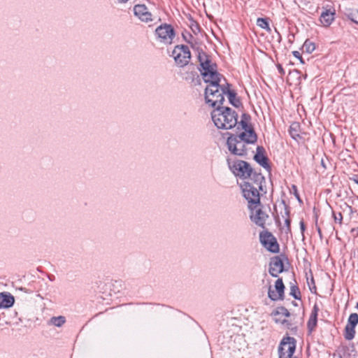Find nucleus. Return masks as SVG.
Listing matches in <instances>:
<instances>
[{"label": "nucleus", "instance_id": "obj_1", "mask_svg": "<svg viewBox=\"0 0 358 358\" xmlns=\"http://www.w3.org/2000/svg\"><path fill=\"white\" fill-rule=\"evenodd\" d=\"M257 136L254 131L242 132L239 135H230L227 140V145L231 154L244 156L247 154L246 144L255 143Z\"/></svg>", "mask_w": 358, "mask_h": 358}, {"label": "nucleus", "instance_id": "obj_2", "mask_svg": "<svg viewBox=\"0 0 358 358\" xmlns=\"http://www.w3.org/2000/svg\"><path fill=\"white\" fill-rule=\"evenodd\" d=\"M222 78L209 80L205 90V99L207 103L215 108L221 107L224 101V95L228 91V83L221 84Z\"/></svg>", "mask_w": 358, "mask_h": 358}, {"label": "nucleus", "instance_id": "obj_3", "mask_svg": "<svg viewBox=\"0 0 358 358\" xmlns=\"http://www.w3.org/2000/svg\"><path fill=\"white\" fill-rule=\"evenodd\" d=\"M264 181V177L261 173H255L253 178L241 185L243 196L249 203L260 205L259 189H262Z\"/></svg>", "mask_w": 358, "mask_h": 358}, {"label": "nucleus", "instance_id": "obj_4", "mask_svg": "<svg viewBox=\"0 0 358 358\" xmlns=\"http://www.w3.org/2000/svg\"><path fill=\"white\" fill-rule=\"evenodd\" d=\"M212 120L218 129H230L238 123L237 113L229 107H217L211 113Z\"/></svg>", "mask_w": 358, "mask_h": 358}, {"label": "nucleus", "instance_id": "obj_5", "mask_svg": "<svg viewBox=\"0 0 358 358\" xmlns=\"http://www.w3.org/2000/svg\"><path fill=\"white\" fill-rule=\"evenodd\" d=\"M198 60L202 69L200 71L205 82L217 78H223L225 81L222 76L217 71L216 64L211 62L209 56L206 53L199 51L198 52Z\"/></svg>", "mask_w": 358, "mask_h": 358}, {"label": "nucleus", "instance_id": "obj_6", "mask_svg": "<svg viewBox=\"0 0 358 358\" xmlns=\"http://www.w3.org/2000/svg\"><path fill=\"white\" fill-rule=\"evenodd\" d=\"M227 163L230 170L236 176L249 180L253 178L255 172H253L249 163L242 160L231 161L229 158L227 159Z\"/></svg>", "mask_w": 358, "mask_h": 358}, {"label": "nucleus", "instance_id": "obj_7", "mask_svg": "<svg viewBox=\"0 0 358 358\" xmlns=\"http://www.w3.org/2000/svg\"><path fill=\"white\" fill-rule=\"evenodd\" d=\"M176 64L180 67L186 66L191 58V53L187 45H176L172 52Z\"/></svg>", "mask_w": 358, "mask_h": 358}, {"label": "nucleus", "instance_id": "obj_8", "mask_svg": "<svg viewBox=\"0 0 358 358\" xmlns=\"http://www.w3.org/2000/svg\"><path fill=\"white\" fill-rule=\"evenodd\" d=\"M262 244L270 252L278 253L279 252V244L275 237L267 231H262L259 234Z\"/></svg>", "mask_w": 358, "mask_h": 358}, {"label": "nucleus", "instance_id": "obj_9", "mask_svg": "<svg viewBox=\"0 0 358 358\" xmlns=\"http://www.w3.org/2000/svg\"><path fill=\"white\" fill-rule=\"evenodd\" d=\"M155 33L162 43L171 44L175 36L173 28L170 24H164L158 27Z\"/></svg>", "mask_w": 358, "mask_h": 358}, {"label": "nucleus", "instance_id": "obj_10", "mask_svg": "<svg viewBox=\"0 0 358 358\" xmlns=\"http://www.w3.org/2000/svg\"><path fill=\"white\" fill-rule=\"evenodd\" d=\"M285 285L282 278H278L275 282L274 289L270 285L268 290V298L273 301L284 299Z\"/></svg>", "mask_w": 358, "mask_h": 358}, {"label": "nucleus", "instance_id": "obj_11", "mask_svg": "<svg viewBox=\"0 0 358 358\" xmlns=\"http://www.w3.org/2000/svg\"><path fill=\"white\" fill-rule=\"evenodd\" d=\"M259 206L260 205H255L254 208L250 206L252 211L250 219L257 225L264 227L266 220L268 217V215L266 212L263 211L262 208H259Z\"/></svg>", "mask_w": 358, "mask_h": 358}, {"label": "nucleus", "instance_id": "obj_12", "mask_svg": "<svg viewBox=\"0 0 358 358\" xmlns=\"http://www.w3.org/2000/svg\"><path fill=\"white\" fill-rule=\"evenodd\" d=\"M284 270V264L282 259L278 257H273L271 259L269 264V273L273 277H278Z\"/></svg>", "mask_w": 358, "mask_h": 358}, {"label": "nucleus", "instance_id": "obj_13", "mask_svg": "<svg viewBox=\"0 0 358 358\" xmlns=\"http://www.w3.org/2000/svg\"><path fill=\"white\" fill-rule=\"evenodd\" d=\"M134 15L141 21L148 22L152 21V14L148 11V8L144 4L136 5L134 8Z\"/></svg>", "mask_w": 358, "mask_h": 358}, {"label": "nucleus", "instance_id": "obj_14", "mask_svg": "<svg viewBox=\"0 0 358 358\" xmlns=\"http://www.w3.org/2000/svg\"><path fill=\"white\" fill-rule=\"evenodd\" d=\"M264 152V148L262 146H258L257 148V152L254 157V159L262 167L268 169H270V166L268 164V159L266 156H265Z\"/></svg>", "mask_w": 358, "mask_h": 358}, {"label": "nucleus", "instance_id": "obj_15", "mask_svg": "<svg viewBox=\"0 0 358 358\" xmlns=\"http://www.w3.org/2000/svg\"><path fill=\"white\" fill-rule=\"evenodd\" d=\"M335 16V10L326 9L322 11L320 17V21L324 27H329L332 22L334 20Z\"/></svg>", "mask_w": 358, "mask_h": 358}, {"label": "nucleus", "instance_id": "obj_16", "mask_svg": "<svg viewBox=\"0 0 358 358\" xmlns=\"http://www.w3.org/2000/svg\"><path fill=\"white\" fill-rule=\"evenodd\" d=\"M15 302L13 296L8 292L0 293V308H8L11 307Z\"/></svg>", "mask_w": 358, "mask_h": 358}, {"label": "nucleus", "instance_id": "obj_17", "mask_svg": "<svg viewBox=\"0 0 358 358\" xmlns=\"http://www.w3.org/2000/svg\"><path fill=\"white\" fill-rule=\"evenodd\" d=\"M289 133L291 137L296 141H299L302 139L301 135V126L299 122H292L289 126Z\"/></svg>", "mask_w": 358, "mask_h": 358}, {"label": "nucleus", "instance_id": "obj_18", "mask_svg": "<svg viewBox=\"0 0 358 358\" xmlns=\"http://www.w3.org/2000/svg\"><path fill=\"white\" fill-rule=\"evenodd\" d=\"M273 315L275 316V317H277V316H284V317H289L290 313H289V310L286 308H285L283 306H280V307H278L273 311ZM274 320H275V322L276 323H278V322L284 323V322L285 321V320L281 319V317H275Z\"/></svg>", "mask_w": 358, "mask_h": 358}, {"label": "nucleus", "instance_id": "obj_19", "mask_svg": "<svg viewBox=\"0 0 358 358\" xmlns=\"http://www.w3.org/2000/svg\"><path fill=\"white\" fill-rule=\"evenodd\" d=\"M66 322V318L64 316L52 317L50 318L48 324L57 327H62Z\"/></svg>", "mask_w": 358, "mask_h": 358}, {"label": "nucleus", "instance_id": "obj_20", "mask_svg": "<svg viewBox=\"0 0 358 358\" xmlns=\"http://www.w3.org/2000/svg\"><path fill=\"white\" fill-rule=\"evenodd\" d=\"M355 335V327L346 325L345 328V338L350 341L354 338Z\"/></svg>", "mask_w": 358, "mask_h": 358}, {"label": "nucleus", "instance_id": "obj_21", "mask_svg": "<svg viewBox=\"0 0 358 358\" xmlns=\"http://www.w3.org/2000/svg\"><path fill=\"white\" fill-rule=\"evenodd\" d=\"M257 24L259 27L266 29L267 31L271 32V29L269 27L268 22L266 19L259 17L257 20Z\"/></svg>", "mask_w": 358, "mask_h": 358}, {"label": "nucleus", "instance_id": "obj_22", "mask_svg": "<svg viewBox=\"0 0 358 358\" xmlns=\"http://www.w3.org/2000/svg\"><path fill=\"white\" fill-rule=\"evenodd\" d=\"M303 49L308 53H312L315 49V45L308 39L304 42Z\"/></svg>", "mask_w": 358, "mask_h": 358}, {"label": "nucleus", "instance_id": "obj_23", "mask_svg": "<svg viewBox=\"0 0 358 358\" xmlns=\"http://www.w3.org/2000/svg\"><path fill=\"white\" fill-rule=\"evenodd\" d=\"M226 94H228V98H229L230 103L232 105L237 106L238 104L239 103V101L238 100H236V93L234 91H231L229 90V84H228V91L226 92Z\"/></svg>", "mask_w": 358, "mask_h": 358}, {"label": "nucleus", "instance_id": "obj_24", "mask_svg": "<svg viewBox=\"0 0 358 358\" xmlns=\"http://www.w3.org/2000/svg\"><path fill=\"white\" fill-rule=\"evenodd\" d=\"M358 324V315L357 313H352L348 317V325L355 327Z\"/></svg>", "mask_w": 358, "mask_h": 358}, {"label": "nucleus", "instance_id": "obj_25", "mask_svg": "<svg viewBox=\"0 0 358 358\" xmlns=\"http://www.w3.org/2000/svg\"><path fill=\"white\" fill-rule=\"evenodd\" d=\"M290 295H292L295 299H301V293L299 290V287L296 285H292L290 287Z\"/></svg>", "mask_w": 358, "mask_h": 358}, {"label": "nucleus", "instance_id": "obj_26", "mask_svg": "<svg viewBox=\"0 0 358 358\" xmlns=\"http://www.w3.org/2000/svg\"><path fill=\"white\" fill-rule=\"evenodd\" d=\"M317 325V318L315 317H310L309 320L308 322L307 326L309 330L311 331Z\"/></svg>", "mask_w": 358, "mask_h": 358}, {"label": "nucleus", "instance_id": "obj_27", "mask_svg": "<svg viewBox=\"0 0 358 358\" xmlns=\"http://www.w3.org/2000/svg\"><path fill=\"white\" fill-rule=\"evenodd\" d=\"M348 17L355 23L358 24V10H354L349 13Z\"/></svg>", "mask_w": 358, "mask_h": 358}, {"label": "nucleus", "instance_id": "obj_28", "mask_svg": "<svg viewBox=\"0 0 358 358\" xmlns=\"http://www.w3.org/2000/svg\"><path fill=\"white\" fill-rule=\"evenodd\" d=\"M285 214H286V216H287V217H286V219L285 220L286 228H287L286 229V233H288V232L291 231V227H290L291 220L289 218V212L287 210H285Z\"/></svg>", "mask_w": 358, "mask_h": 358}, {"label": "nucleus", "instance_id": "obj_29", "mask_svg": "<svg viewBox=\"0 0 358 358\" xmlns=\"http://www.w3.org/2000/svg\"><path fill=\"white\" fill-rule=\"evenodd\" d=\"M240 124L241 125L242 129H244L243 132H248V131H254V129L252 127H250L248 124L247 122L243 119L241 120Z\"/></svg>", "mask_w": 358, "mask_h": 358}, {"label": "nucleus", "instance_id": "obj_30", "mask_svg": "<svg viewBox=\"0 0 358 358\" xmlns=\"http://www.w3.org/2000/svg\"><path fill=\"white\" fill-rule=\"evenodd\" d=\"M333 216H334V221L336 222H338L341 225L342 224V220H343L342 213L340 212L338 213H333Z\"/></svg>", "mask_w": 358, "mask_h": 358}, {"label": "nucleus", "instance_id": "obj_31", "mask_svg": "<svg viewBox=\"0 0 358 358\" xmlns=\"http://www.w3.org/2000/svg\"><path fill=\"white\" fill-rule=\"evenodd\" d=\"M347 350H348V349L345 348H343L342 350H340L339 354L341 358H351L350 354L347 352Z\"/></svg>", "mask_w": 358, "mask_h": 358}, {"label": "nucleus", "instance_id": "obj_32", "mask_svg": "<svg viewBox=\"0 0 358 358\" xmlns=\"http://www.w3.org/2000/svg\"><path fill=\"white\" fill-rule=\"evenodd\" d=\"M318 311H319V308H318L317 304H315L314 306H313V308L310 317H315V318H317V317Z\"/></svg>", "mask_w": 358, "mask_h": 358}, {"label": "nucleus", "instance_id": "obj_33", "mask_svg": "<svg viewBox=\"0 0 358 358\" xmlns=\"http://www.w3.org/2000/svg\"><path fill=\"white\" fill-rule=\"evenodd\" d=\"M318 311H319V308H318L317 304H315L314 306H313V308L310 317H315V318H317V317Z\"/></svg>", "mask_w": 358, "mask_h": 358}, {"label": "nucleus", "instance_id": "obj_34", "mask_svg": "<svg viewBox=\"0 0 358 358\" xmlns=\"http://www.w3.org/2000/svg\"><path fill=\"white\" fill-rule=\"evenodd\" d=\"M292 54L296 58L299 59L301 63H303L301 53L299 51H293Z\"/></svg>", "mask_w": 358, "mask_h": 358}, {"label": "nucleus", "instance_id": "obj_35", "mask_svg": "<svg viewBox=\"0 0 358 358\" xmlns=\"http://www.w3.org/2000/svg\"><path fill=\"white\" fill-rule=\"evenodd\" d=\"M278 69L280 74L283 75L285 73L284 69L280 64L278 65Z\"/></svg>", "mask_w": 358, "mask_h": 358}, {"label": "nucleus", "instance_id": "obj_36", "mask_svg": "<svg viewBox=\"0 0 358 358\" xmlns=\"http://www.w3.org/2000/svg\"><path fill=\"white\" fill-rule=\"evenodd\" d=\"M300 227L303 232L305 230V224H304L303 222H300Z\"/></svg>", "mask_w": 358, "mask_h": 358}, {"label": "nucleus", "instance_id": "obj_37", "mask_svg": "<svg viewBox=\"0 0 358 358\" xmlns=\"http://www.w3.org/2000/svg\"><path fill=\"white\" fill-rule=\"evenodd\" d=\"M313 289H314L315 292L316 291V287H315V285L313 286V288H311V287H310V291H311V292H313Z\"/></svg>", "mask_w": 358, "mask_h": 358}, {"label": "nucleus", "instance_id": "obj_38", "mask_svg": "<svg viewBox=\"0 0 358 358\" xmlns=\"http://www.w3.org/2000/svg\"><path fill=\"white\" fill-rule=\"evenodd\" d=\"M119 2H121V3H125L127 2L128 0H118Z\"/></svg>", "mask_w": 358, "mask_h": 358}, {"label": "nucleus", "instance_id": "obj_39", "mask_svg": "<svg viewBox=\"0 0 358 358\" xmlns=\"http://www.w3.org/2000/svg\"><path fill=\"white\" fill-rule=\"evenodd\" d=\"M310 283H313L314 284V280H313V278H311V281L308 282V284H310Z\"/></svg>", "mask_w": 358, "mask_h": 358}, {"label": "nucleus", "instance_id": "obj_40", "mask_svg": "<svg viewBox=\"0 0 358 358\" xmlns=\"http://www.w3.org/2000/svg\"><path fill=\"white\" fill-rule=\"evenodd\" d=\"M310 283H313L314 284V280H313V278H311V281L308 282V284H310Z\"/></svg>", "mask_w": 358, "mask_h": 358}, {"label": "nucleus", "instance_id": "obj_41", "mask_svg": "<svg viewBox=\"0 0 358 358\" xmlns=\"http://www.w3.org/2000/svg\"><path fill=\"white\" fill-rule=\"evenodd\" d=\"M310 283H313L314 284V280H313V278H311V281L308 282V284H310Z\"/></svg>", "mask_w": 358, "mask_h": 358}, {"label": "nucleus", "instance_id": "obj_42", "mask_svg": "<svg viewBox=\"0 0 358 358\" xmlns=\"http://www.w3.org/2000/svg\"><path fill=\"white\" fill-rule=\"evenodd\" d=\"M317 231H318L319 234L321 235V229L320 228L317 229Z\"/></svg>", "mask_w": 358, "mask_h": 358}, {"label": "nucleus", "instance_id": "obj_43", "mask_svg": "<svg viewBox=\"0 0 358 358\" xmlns=\"http://www.w3.org/2000/svg\"><path fill=\"white\" fill-rule=\"evenodd\" d=\"M355 182L358 185V179H355Z\"/></svg>", "mask_w": 358, "mask_h": 358}, {"label": "nucleus", "instance_id": "obj_44", "mask_svg": "<svg viewBox=\"0 0 358 358\" xmlns=\"http://www.w3.org/2000/svg\"><path fill=\"white\" fill-rule=\"evenodd\" d=\"M245 117H246V115L244 114V115H243V118H245Z\"/></svg>", "mask_w": 358, "mask_h": 358}, {"label": "nucleus", "instance_id": "obj_45", "mask_svg": "<svg viewBox=\"0 0 358 358\" xmlns=\"http://www.w3.org/2000/svg\"><path fill=\"white\" fill-rule=\"evenodd\" d=\"M293 188L295 189V190L296 189V187L295 185L293 186Z\"/></svg>", "mask_w": 358, "mask_h": 358}, {"label": "nucleus", "instance_id": "obj_46", "mask_svg": "<svg viewBox=\"0 0 358 358\" xmlns=\"http://www.w3.org/2000/svg\"><path fill=\"white\" fill-rule=\"evenodd\" d=\"M356 307H357V308H358V303H357V306H356Z\"/></svg>", "mask_w": 358, "mask_h": 358}, {"label": "nucleus", "instance_id": "obj_47", "mask_svg": "<svg viewBox=\"0 0 358 358\" xmlns=\"http://www.w3.org/2000/svg\"><path fill=\"white\" fill-rule=\"evenodd\" d=\"M357 273H358V268H357Z\"/></svg>", "mask_w": 358, "mask_h": 358}]
</instances>
